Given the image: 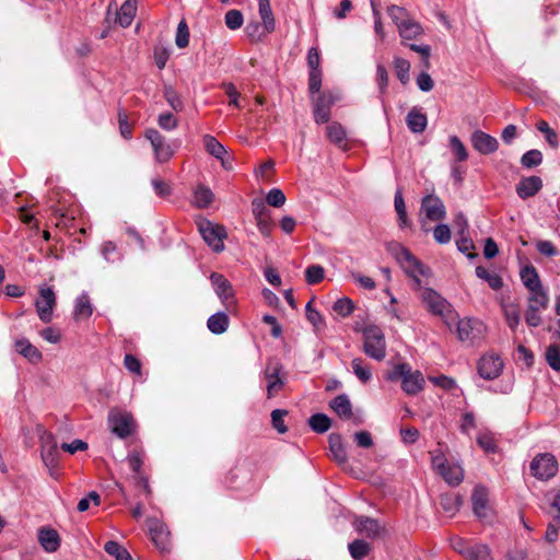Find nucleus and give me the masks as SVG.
<instances>
[{
    "label": "nucleus",
    "mask_w": 560,
    "mask_h": 560,
    "mask_svg": "<svg viewBox=\"0 0 560 560\" xmlns=\"http://www.w3.org/2000/svg\"><path fill=\"white\" fill-rule=\"evenodd\" d=\"M104 549L108 555L113 556L115 560H132L129 551L116 541H107Z\"/></svg>",
    "instance_id": "a18cd8bd"
},
{
    "label": "nucleus",
    "mask_w": 560,
    "mask_h": 560,
    "mask_svg": "<svg viewBox=\"0 0 560 560\" xmlns=\"http://www.w3.org/2000/svg\"><path fill=\"white\" fill-rule=\"evenodd\" d=\"M285 195L279 188H272L266 196V202L275 208H280L285 203Z\"/></svg>",
    "instance_id": "4d7b16f0"
},
{
    "label": "nucleus",
    "mask_w": 560,
    "mask_h": 560,
    "mask_svg": "<svg viewBox=\"0 0 560 560\" xmlns=\"http://www.w3.org/2000/svg\"><path fill=\"white\" fill-rule=\"evenodd\" d=\"M287 415L285 410L276 409L271 412V421L273 428L280 433L283 434L288 431L287 425L284 424V416Z\"/></svg>",
    "instance_id": "e2e57ef3"
},
{
    "label": "nucleus",
    "mask_w": 560,
    "mask_h": 560,
    "mask_svg": "<svg viewBox=\"0 0 560 560\" xmlns=\"http://www.w3.org/2000/svg\"><path fill=\"white\" fill-rule=\"evenodd\" d=\"M164 97L175 112L183 110V108H184L183 102H182L179 95L176 93V91L172 86H165Z\"/></svg>",
    "instance_id": "6e6d98bb"
},
{
    "label": "nucleus",
    "mask_w": 560,
    "mask_h": 560,
    "mask_svg": "<svg viewBox=\"0 0 560 560\" xmlns=\"http://www.w3.org/2000/svg\"><path fill=\"white\" fill-rule=\"evenodd\" d=\"M503 314L508 326L514 331L521 322V307L513 302L502 304Z\"/></svg>",
    "instance_id": "7c9ffc66"
},
{
    "label": "nucleus",
    "mask_w": 560,
    "mask_h": 560,
    "mask_svg": "<svg viewBox=\"0 0 560 560\" xmlns=\"http://www.w3.org/2000/svg\"><path fill=\"white\" fill-rule=\"evenodd\" d=\"M557 335L558 341L547 348L546 360L552 370L560 371V332Z\"/></svg>",
    "instance_id": "79ce46f5"
},
{
    "label": "nucleus",
    "mask_w": 560,
    "mask_h": 560,
    "mask_svg": "<svg viewBox=\"0 0 560 560\" xmlns=\"http://www.w3.org/2000/svg\"><path fill=\"white\" fill-rule=\"evenodd\" d=\"M340 100L337 91L326 90L313 98V114L316 124H326L330 120V109Z\"/></svg>",
    "instance_id": "0eeeda50"
},
{
    "label": "nucleus",
    "mask_w": 560,
    "mask_h": 560,
    "mask_svg": "<svg viewBox=\"0 0 560 560\" xmlns=\"http://www.w3.org/2000/svg\"><path fill=\"white\" fill-rule=\"evenodd\" d=\"M503 370L502 359L494 353L485 354L478 362V373L485 380H494Z\"/></svg>",
    "instance_id": "dca6fc26"
},
{
    "label": "nucleus",
    "mask_w": 560,
    "mask_h": 560,
    "mask_svg": "<svg viewBox=\"0 0 560 560\" xmlns=\"http://www.w3.org/2000/svg\"><path fill=\"white\" fill-rule=\"evenodd\" d=\"M542 187V180L538 176H529L523 178L517 187L516 192L522 199L535 196Z\"/></svg>",
    "instance_id": "393cba45"
},
{
    "label": "nucleus",
    "mask_w": 560,
    "mask_h": 560,
    "mask_svg": "<svg viewBox=\"0 0 560 560\" xmlns=\"http://www.w3.org/2000/svg\"><path fill=\"white\" fill-rule=\"evenodd\" d=\"M354 305L348 298H342L334 303L332 310L342 317L350 315L353 312Z\"/></svg>",
    "instance_id": "13d9d810"
},
{
    "label": "nucleus",
    "mask_w": 560,
    "mask_h": 560,
    "mask_svg": "<svg viewBox=\"0 0 560 560\" xmlns=\"http://www.w3.org/2000/svg\"><path fill=\"white\" fill-rule=\"evenodd\" d=\"M348 549L354 560H362L372 551V546L363 539H355L349 544Z\"/></svg>",
    "instance_id": "ea45409f"
},
{
    "label": "nucleus",
    "mask_w": 560,
    "mask_h": 560,
    "mask_svg": "<svg viewBox=\"0 0 560 560\" xmlns=\"http://www.w3.org/2000/svg\"><path fill=\"white\" fill-rule=\"evenodd\" d=\"M387 380H401V388L407 395H417L424 387V376L420 371H412L407 363H399L387 374Z\"/></svg>",
    "instance_id": "f257e3e1"
},
{
    "label": "nucleus",
    "mask_w": 560,
    "mask_h": 560,
    "mask_svg": "<svg viewBox=\"0 0 560 560\" xmlns=\"http://www.w3.org/2000/svg\"><path fill=\"white\" fill-rule=\"evenodd\" d=\"M394 202H395V210L398 214L400 225L407 226L409 224V220L407 217L405 200H404L401 190H398L396 192Z\"/></svg>",
    "instance_id": "3c124183"
},
{
    "label": "nucleus",
    "mask_w": 560,
    "mask_h": 560,
    "mask_svg": "<svg viewBox=\"0 0 560 560\" xmlns=\"http://www.w3.org/2000/svg\"><path fill=\"white\" fill-rule=\"evenodd\" d=\"M440 503L446 513L454 515L462 506L463 500L458 494L446 493L441 495Z\"/></svg>",
    "instance_id": "a19ab883"
},
{
    "label": "nucleus",
    "mask_w": 560,
    "mask_h": 560,
    "mask_svg": "<svg viewBox=\"0 0 560 560\" xmlns=\"http://www.w3.org/2000/svg\"><path fill=\"white\" fill-rule=\"evenodd\" d=\"M158 124L162 129L171 131L178 127V119L171 113H164L159 116Z\"/></svg>",
    "instance_id": "0e129e2a"
},
{
    "label": "nucleus",
    "mask_w": 560,
    "mask_h": 560,
    "mask_svg": "<svg viewBox=\"0 0 560 560\" xmlns=\"http://www.w3.org/2000/svg\"><path fill=\"white\" fill-rule=\"evenodd\" d=\"M324 268L318 265L310 266L305 271L306 282L308 284L319 283L324 279Z\"/></svg>",
    "instance_id": "bf43d9fd"
},
{
    "label": "nucleus",
    "mask_w": 560,
    "mask_h": 560,
    "mask_svg": "<svg viewBox=\"0 0 560 560\" xmlns=\"http://www.w3.org/2000/svg\"><path fill=\"white\" fill-rule=\"evenodd\" d=\"M137 13V0H126L119 10L115 8V18H114V26L110 28L113 32H116V25L121 27H128Z\"/></svg>",
    "instance_id": "412c9836"
},
{
    "label": "nucleus",
    "mask_w": 560,
    "mask_h": 560,
    "mask_svg": "<svg viewBox=\"0 0 560 560\" xmlns=\"http://www.w3.org/2000/svg\"><path fill=\"white\" fill-rule=\"evenodd\" d=\"M265 380L267 382L268 398L277 396L283 389L285 375L283 366L279 361L269 360L265 370Z\"/></svg>",
    "instance_id": "9d476101"
},
{
    "label": "nucleus",
    "mask_w": 560,
    "mask_h": 560,
    "mask_svg": "<svg viewBox=\"0 0 560 560\" xmlns=\"http://www.w3.org/2000/svg\"><path fill=\"white\" fill-rule=\"evenodd\" d=\"M528 291V306L537 307L538 310L547 308L549 299L546 292L544 291L542 287Z\"/></svg>",
    "instance_id": "37998d69"
},
{
    "label": "nucleus",
    "mask_w": 560,
    "mask_h": 560,
    "mask_svg": "<svg viewBox=\"0 0 560 560\" xmlns=\"http://www.w3.org/2000/svg\"><path fill=\"white\" fill-rule=\"evenodd\" d=\"M38 540L47 552H55L60 546V537L54 528H42L38 533Z\"/></svg>",
    "instance_id": "bb28decb"
},
{
    "label": "nucleus",
    "mask_w": 560,
    "mask_h": 560,
    "mask_svg": "<svg viewBox=\"0 0 560 560\" xmlns=\"http://www.w3.org/2000/svg\"><path fill=\"white\" fill-rule=\"evenodd\" d=\"M210 280L222 303L230 308V306L234 304V292L230 281L223 275L217 272L210 276Z\"/></svg>",
    "instance_id": "6ab92c4d"
},
{
    "label": "nucleus",
    "mask_w": 560,
    "mask_h": 560,
    "mask_svg": "<svg viewBox=\"0 0 560 560\" xmlns=\"http://www.w3.org/2000/svg\"><path fill=\"white\" fill-rule=\"evenodd\" d=\"M450 145L452 148L453 153L456 156V160L459 162H464L468 158V152L457 136H452L450 138Z\"/></svg>",
    "instance_id": "5fc2aeb1"
},
{
    "label": "nucleus",
    "mask_w": 560,
    "mask_h": 560,
    "mask_svg": "<svg viewBox=\"0 0 560 560\" xmlns=\"http://www.w3.org/2000/svg\"><path fill=\"white\" fill-rule=\"evenodd\" d=\"M394 67L397 72L398 79L406 83L409 80V70H410V63L408 60L402 58H396L394 61Z\"/></svg>",
    "instance_id": "680f3d73"
},
{
    "label": "nucleus",
    "mask_w": 560,
    "mask_h": 560,
    "mask_svg": "<svg viewBox=\"0 0 560 560\" xmlns=\"http://www.w3.org/2000/svg\"><path fill=\"white\" fill-rule=\"evenodd\" d=\"M364 352L376 361H382L386 355V341L381 328L369 326L363 330Z\"/></svg>",
    "instance_id": "7ed1b4c3"
},
{
    "label": "nucleus",
    "mask_w": 560,
    "mask_h": 560,
    "mask_svg": "<svg viewBox=\"0 0 560 560\" xmlns=\"http://www.w3.org/2000/svg\"><path fill=\"white\" fill-rule=\"evenodd\" d=\"M148 526L149 532L152 541L154 545L161 550L166 551L170 548V539L168 535L170 533L166 529V526L164 523L156 518H149L148 520Z\"/></svg>",
    "instance_id": "aec40b11"
},
{
    "label": "nucleus",
    "mask_w": 560,
    "mask_h": 560,
    "mask_svg": "<svg viewBox=\"0 0 560 560\" xmlns=\"http://www.w3.org/2000/svg\"><path fill=\"white\" fill-rule=\"evenodd\" d=\"M198 230L205 242L217 253L224 249V240L228 237L225 228L214 224L209 220L201 219L198 221Z\"/></svg>",
    "instance_id": "423d86ee"
},
{
    "label": "nucleus",
    "mask_w": 560,
    "mask_h": 560,
    "mask_svg": "<svg viewBox=\"0 0 560 560\" xmlns=\"http://www.w3.org/2000/svg\"><path fill=\"white\" fill-rule=\"evenodd\" d=\"M305 310H306L307 319L313 324V326L316 329H320V328H323L325 326V322H324L323 316L319 314L318 311L313 308L312 302L307 303Z\"/></svg>",
    "instance_id": "774afa93"
},
{
    "label": "nucleus",
    "mask_w": 560,
    "mask_h": 560,
    "mask_svg": "<svg viewBox=\"0 0 560 560\" xmlns=\"http://www.w3.org/2000/svg\"><path fill=\"white\" fill-rule=\"evenodd\" d=\"M486 325L472 318H463L457 323V336L462 341H475L483 337Z\"/></svg>",
    "instance_id": "4468645a"
},
{
    "label": "nucleus",
    "mask_w": 560,
    "mask_h": 560,
    "mask_svg": "<svg viewBox=\"0 0 560 560\" xmlns=\"http://www.w3.org/2000/svg\"><path fill=\"white\" fill-rule=\"evenodd\" d=\"M407 125L412 132L420 133L427 127V116L412 108L407 115Z\"/></svg>",
    "instance_id": "f704fd0d"
},
{
    "label": "nucleus",
    "mask_w": 560,
    "mask_h": 560,
    "mask_svg": "<svg viewBox=\"0 0 560 560\" xmlns=\"http://www.w3.org/2000/svg\"><path fill=\"white\" fill-rule=\"evenodd\" d=\"M144 457L145 454L143 451L133 450L127 456V462L132 470V476H144L147 475L144 471Z\"/></svg>",
    "instance_id": "72a5a7b5"
},
{
    "label": "nucleus",
    "mask_w": 560,
    "mask_h": 560,
    "mask_svg": "<svg viewBox=\"0 0 560 560\" xmlns=\"http://www.w3.org/2000/svg\"><path fill=\"white\" fill-rule=\"evenodd\" d=\"M472 510L477 517L486 518L489 511L488 490L483 486H477L471 494Z\"/></svg>",
    "instance_id": "b1692460"
},
{
    "label": "nucleus",
    "mask_w": 560,
    "mask_h": 560,
    "mask_svg": "<svg viewBox=\"0 0 560 560\" xmlns=\"http://www.w3.org/2000/svg\"><path fill=\"white\" fill-rule=\"evenodd\" d=\"M463 556L469 560H493L491 549L486 544H476L458 549Z\"/></svg>",
    "instance_id": "a878e982"
},
{
    "label": "nucleus",
    "mask_w": 560,
    "mask_h": 560,
    "mask_svg": "<svg viewBox=\"0 0 560 560\" xmlns=\"http://www.w3.org/2000/svg\"><path fill=\"white\" fill-rule=\"evenodd\" d=\"M208 329L213 334H223L229 326V317L225 313L219 312L209 317Z\"/></svg>",
    "instance_id": "c9c22d12"
},
{
    "label": "nucleus",
    "mask_w": 560,
    "mask_h": 560,
    "mask_svg": "<svg viewBox=\"0 0 560 560\" xmlns=\"http://www.w3.org/2000/svg\"><path fill=\"white\" fill-rule=\"evenodd\" d=\"M205 150L212 155L213 158L218 159L221 163V166L226 170L231 171L233 168V159L230 158L228 150L224 148L223 144H221L213 136L206 135L202 138Z\"/></svg>",
    "instance_id": "2eb2a0df"
},
{
    "label": "nucleus",
    "mask_w": 560,
    "mask_h": 560,
    "mask_svg": "<svg viewBox=\"0 0 560 560\" xmlns=\"http://www.w3.org/2000/svg\"><path fill=\"white\" fill-rule=\"evenodd\" d=\"M329 406L341 419L351 420L354 424L361 423V419L354 415L352 404L347 395H338Z\"/></svg>",
    "instance_id": "4be33fe9"
},
{
    "label": "nucleus",
    "mask_w": 560,
    "mask_h": 560,
    "mask_svg": "<svg viewBox=\"0 0 560 560\" xmlns=\"http://www.w3.org/2000/svg\"><path fill=\"white\" fill-rule=\"evenodd\" d=\"M542 162V154L539 150H529L523 154L521 163L526 168L538 166Z\"/></svg>",
    "instance_id": "603ef678"
},
{
    "label": "nucleus",
    "mask_w": 560,
    "mask_h": 560,
    "mask_svg": "<svg viewBox=\"0 0 560 560\" xmlns=\"http://www.w3.org/2000/svg\"><path fill=\"white\" fill-rule=\"evenodd\" d=\"M530 472L539 480H549L558 471V462L550 453L538 454L530 462Z\"/></svg>",
    "instance_id": "6e6552de"
},
{
    "label": "nucleus",
    "mask_w": 560,
    "mask_h": 560,
    "mask_svg": "<svg viewBox=\"0 0 560 560\" xmlns=\"http://www.w3.org/2000/svg\"><path fill=\"white\" fill-rule=\"evenodd\" d=\"M355 532L369 539H383L388 536V529L385 525L380 524L376 520L359 516L352 523Z\"/></svg>",
    "instance_id": "f8f14e48"
},
{
    "label": "nucleus",
    "mask_w": 560,
    "mask_h": 560,
    "mask_svg": "<svg viewBox=\"0 0 560 560\" xmlns=\"http://www.w3.org/2000/svg\"><path fill=\"white\" fill-rule=\"evenodd\" d=\"M471 144L481 154H490L498 150L497 139L483 131L477 130L471 135Z\"/></svg>",
    "instance_id": "5701e85b"
},
{
    "label": "nucleus",
    "mask_w": 560,
    "mask_h": 560,
    "mask_svg": "<svg viewBox=\"0 0 560 560\" xmlns=\"http://www.w3.org/2000/svg\"><path fill=\"white\" fill-rule=\"evenodd\" d=\"M119 132L122 138L129 140L132 137V126L129 124L128 114L124 109H119L118 114Z\"/></svg>",
    "instance_id": "864d4df0"
},
{
    "label": "nucleus",
    "mask_w": 560,
    "mask_h": 560,
    "mask_svg": "<svg viewBox=\"0 0 560 560\" xmlns=\"http://www.w3.org/2000/svg\"><path fill=\"white\" fill-rule=\"evenodd\" d=\"M16 352L26 358L32 363H38L42 360L40 351L27 339H19L14 343Z\"/></svg>",
    "instance_id": "cd10ccee"
},
{
    "label": "nucleus",
    "mask_w": 560,
    "mask_h": 560,
    "mask_svg": "<svg viewBox=\"0 0 560 560\" xmlns=\"http://www.w3.org/2000/svg\"><path fill=\"white\" fill-rule=\"evenodd\" d=\"M401 258L407 264L406 267L411 268V270L408 272L413 277L417 287H420V280L413 275V272L418 271L421 275H425V270L422 264L406 248L401 250Z\"/></svg>",
    "instance_id": "4c0bfd02"
},
{
    "label": "nucleus",
    "mask_w": 560,
    "mask_h": 560,
    "mask_svg": "<svg viewBox=\"0 0 560 560\" xmlns=\"http://www.w3.org/2000/svg\"><path fill=\"white\" fill-rule=\"evenodd\" d=\"M38 317L44 323H50L52 319V312L56 306V294L49 287H42L39 289V296L35 302Z\"/></svg>",
    "instance_id": "ddd939ff"
},
{
    "label": "nucleus",
    "mask_w": 560,
    "mask_h": 560,
    "mask_svg": "<svg viewBox=\"0 0 560 560\" xmlns=\"http://www.w3.org/2000/svg\"><path fill=\"white\" fill-rule=\"evenodd\" d=\"M387 13L400 34L421 35L423 33L421 25L405 8L393 4L387 8Z\"/></svg>",
    "instance_id": "39448f33"
},
{
    "label": "nucleus",
    "mask_w": 560,
    "mask_h": 560,
    "mask_svg": "<svg viewBox=\"0 0 560 560\" xmlns=\"http://www.w3.org/2000/svg\"><path fill=\"white\" fill-rule=\"evenodd\" d=\"M536 128L545 135L546 141L549 143L550 147H558V135L553 129L549 127L546 120H538L536 124Z\"/></svg>",
    "instance_id": "8fccbe9b"
},
{
    "label": "nucleus",
    "mask_w": 560,
    "mask_h": 560,
    "mask_svg": "<svg viewBox=\"0 0 560 560\" xmlns=\"http://www.w3.org/2000/svg\"><path fill=\"white\" fill-rule=\"evenodd\" d=\"M521 279L528 290L541 288L539 276L534 266H526L521 271Z\"/></svg>",
    "instance_id": "58836bf2"
},
{
    "label": "nucleus",
    "mask_w": 560,
    "mask_h": 560,
    "mask_svg": "<svg viewBox=\"0 0 560 560\" xmlns=\"http://www.w3.org/2000/svg\"><path fill=\"white\" fill-rule=\"evenodd\" d=\"M477 442L487 453H494L497 451L495 440L490 433H480Z\"/></svg>",
    "instance_id": "338daca9"
},
{
    "label": "nucleus",
    "mask_w": 560,
    "mask_h": 560,
    "mask_svg": "<svg viewBox=\"0 0 560 560\" xmlns=\"http://www.w3.org/2000/svg\"><path fill=\"white\" fill-rule=\"evenodd\" d=\"M144 137L150 141L158 163H167L174 156L171 143L156 129H148Z\"/></svg>",
    "instance_id": "9b49d317"
},
{
    "label": "nucleus",
    "mask_w": 560,
    "mask_h": 560,
    "mask_svg": "<svg viewBox=\"0 0 560 560\" xmlns=\"http://www.w3.org/2000/svg\"><path fill=\"white\" fill-rule=\"evenodd\" d=\"M351 364L355 376L361 382L366 383L371 380V370L368 365L364 364L362 359L355 358L352 360Z\"/></svg>",
    "instance_id": "09e8293b"
},
{
    "label": "nucleus",
    "mask_w": 560,
    "mask_h": 560,
    "mask_svg": "<svg viewBox=\"0 0 560 560\" xmlns=\"http://www.w3.org/2000/svg\"><path fill=\"white\" fill-rule=\"evenodd\" d=\"M112 431L120 439L132 435L137 429V422L131 412L113 408L108 415Z\"/></svg>",
    "instance_id": "20e7f679"
},
{
    "label": "nucleus",
    "mask_w": 560,
    "mask_h": 560,
    "mask_svg": "<svg viewBox=\"0 0 560 560\" xmlns=\"http://www.w3.org/2000/svg\"><path fill=\"white\" fill-rule=\"evenodd\" d=\"M328 139L340 148L347 147V133L341 124L337 121L330 122L326 127Z\"/></svg>",
    "instance_id": "c756f323"
},
{
    "label": "nucleus",
    "mask_w": 560,
    "mask_h": 560,
    "mask_svg": "<svg viewBox=\"0 0 560 560\" xmlns=\"http://www.w3.org/2000/svg\"><path fill=\"white\" fill-rule=\"evenodd\" d=\"M308 424L313 431L324 433L329 430L331 421L326 415L316 413L308 419Z\"/></svg>",
    "instance_id": "de8ad7c7"
},
{
    "label": "nucleus",
    "mask_w": 560,
    "mask_h": 560,
    "mask_svg": "<svg viewBox=\"0 0 560 560\" xmlns=\"http://www.w3.org/2000/svg\"><path fill=\"white\" fill-rule=\"evenodd\" d=\"M252 211L260 233L265 236H269L271 234L273 222L265 201L259 198L254 199L252 201Z\"/></svg>",
    "instance_id": "f3484780"
},
{
    "label": "nucleus",
    "mask_w": 560,
    "mask_h": 560,
    "mask_svg": "<svg viewBox=\"0 0 560 560\" xmlns=\"http://www.w3.org/2000/svg\"><path fill=\"white\" fill-rule=\"evenodd\" d=\"M152 186L154 188L155 194L162 198H166L172 195L173 189L168 182H165L161 178H153Z\"/></svg>",
    "instance_id": "69168bd1"
},
{
    "label": "nucleus",
    "mask_w": 560,
    "mask_h": 560,
    "mask_svg": "<svg viewBox=\"0 0 560 560\" xmlns=\"http://www.w3.org/2000/svg\"><path fill=\"white\" fill-rule=\"evenodd\" d=\"M329 446L334 460L339 465L345 464L347 462V452L341 442V438L339 435L331 434L329 436Z\"/></svg>",
    "instance_id": "e433bc0d"
},
{
    "label": "nucleus",
    "mask_w": 560,
    "mask_h": 560,
    "mask_svg": "<svg viewBox=\"0 0 560 560\" xmlns=\"http://www.w3.org/2000/svg\"><path fill=\"white\" fill-rule=\"evenodd\" d=\"M92 313H93V308H92V305H91L88 296H85V295L80 296L77 301L75 308H74V314H73L74 319L75 320L88 319L89 317H91Z\"/></svg>",
    "instance_id": "c03bdc74"
},
{
    "label": "nucleus",
    "mask_w": 560,
    "mask_h": 560,
    "mask_svg": "<svg viewBox=\"0 0 560 560\" xmlns=\"http://www.w3.org/2000/svg\"><path fill=\"white\" fill-rule=\"evenodd\" d=\"M439 472L452 486L459 485L464 477V471L459 466H450L447 464L439 465Z\"/></svg>",
    "instance_id": "c85d7f7f"
},
{
    "label": "nucleus",
    "mask_w": 560,
    "mask_h": 560,
    "mask_svg": "<svg viewBox=\"0 0 560 560\" xmlns=\"http://www.w3.org/2000/svg\"><path fill=\"white\" fill-rule=\"evenodd\" d=\"M420 298L425 308L432 315L441 317L447 326L451 325V320L456 318L452 305L433 289H423Z\"/></svg>",
    "instance_id": "f03ea898"
},
{
    "label": "nucleus",
    "mask_w": 560,
    "mask_h": 560,
    "mask_svg": "<svg viewBox=\"0 0 560 560\" xmlns=\"http://www.w3.org/2000/svg\"><path fill=\"white\" fill-rule=\"evenodd\" d=\"M420 212L424 214V219L421 220V226L424 232L429 231L425 228L427 220L432 222L441 221L446 215L442 200L433 194L427 195L422 198Z\"/></svg>",
    "instance_id": "1a4fd4ad"
},
{
    "label": "nucleus",
    "mask_w": 560,
    "mask_h": 560,
    "mask_svg": "<svg viewBox=\"0 0 560 560\" xmlns=\"http://www.w3.org/2000/svg\"><path fill=\"white\" fill-rule=\"evenodd\" d=\"M259 14L262 21L264 32L273 33L276 31V23L269 0H259Z\"/></svg>",
    "instance_id": "2f4dec72"
},
{
    "label": "nucleus",
    "mask_w": 560,
    "mask_h": 560,
    "mask_svg": "<svg viewBox=\"0 0 560 560\" xmlns=\"http://www.w3.org/2000/svg\"><path fill=\"white\" fill-rule=\"evenodd\" d=\"M40 448H42V458L46 466L52 467L58 462V446L55 436L43 430L40 434Z\"/></svg>",
    "instance_id": "a211bd4d"
},
{
    "label": "nucleus",
    "mask_w": 560,
    "mask_h": 560,
    "mask_svg": "<svg viewBox=\"0 0 560 560\" xmlns=\"http://www.w3.org/2000/svg\"><path fill=\"white\" fill-rule=\"evenodd\" d=\"M224 20L226 26L230 30L235 31L240 28L243 24V14L238 10H230L225 13Z\"/></svg>",
    "instance_id": "052dcab7"
},
{
    "label": "nucleus",
    "mask_w": 560,
    "mask_h": 560,
    "mask_svg": "<svg viewBox=\"0 0 560 560\" xmlns=\"http://www.w3.org/2000/svg\"><path fill=\"white\" fill-rule=\"evenodd\" d=\"M213 199V192L205 185H198L194 190V205L199 209L209 207Z\"/></svg>",
    "instance_id": "473e14b6"
},
{
    "label": "nucleus",
    "mask_w": 560,
    "mask_h": 560,
    "mask_svg": "<svg viewBox=\"0 0 560 560\" xmlns=\"http://www.w3.org/2000/svg\"><path fill=\"white\" fill-rule=\"evenodd\" d=\"M476 275L488 282L491 289L499 290L502 288L503 282L499 275L488 271L485 267H477Z\"/></svg>",
    "instance_id": "49530a36"
}]
</instances>
